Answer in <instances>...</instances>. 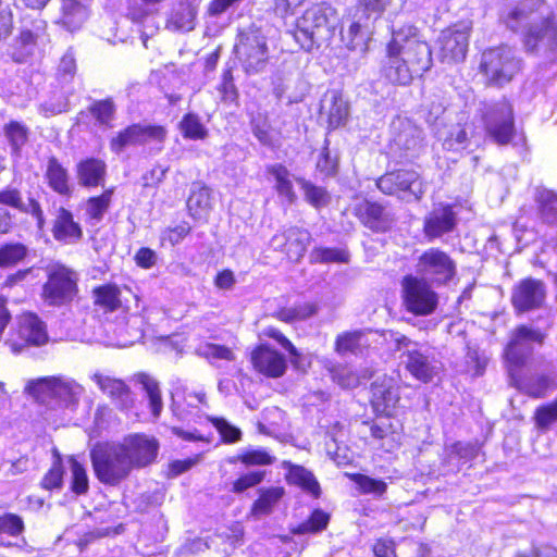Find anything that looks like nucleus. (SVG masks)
Returning a JSON list of instances; mask_svg holds the SVG:
<instances>
[{"label": "nucleus", "instance_id": "1", "mask_svg": "<svg viewBox=\"0 0 557 557\" xmlns=\"http://www.w3.org/2000/svg\"><path fill=\"white\" fill-rule=\"evenodd\" d=\"M542 9V0H520L503 10L500 21L510 30L522 33L528 53L557 55V18Z\"/></svg>", "mask_w": 557, "mask_h": 557}, {"label": "nucleus", "instance_id": "2", "mask_svg": "<svg viewBox=\"0 0 557 557\" xmlns=\"http://www.w3.org/2000/svg\"><path fill=\"white\" fill-rule=\"evenodd\" d=\"M391 339L395 350L403 351L401 362L414 379L429 383L440 373L442 363L430 346L413 342L398 332H391Z\"/></svg>", "mask_w": 557, "mask_h": 557}, {"label": "nucleus", "instance_id": "3", "mask_svg": "<svg viewBox=\"0 0 557 557\" xmlns=\"http://www.w3.org/2000/svg\"><path fill=\"white\" fill-rule=\"evenodd\" d=\"M90 459L97 479L115 486L133 471L119 443H98L90 450Z\"/></svg>", "mask_w": 557, "mask_h": 557}, {"label": "nucleus", "instance_id": "4", "mask_svg": "<svg viewBox=\"0 0 557 557\" xmlns=\"http://www.w3.org/2000/svg\"><path fill=\"white\" fill-rule=\"evenodd\" d=\"M329 11L330 8L318 4L297 18L293 36L304 50L319 48L333 37L334 24L329 17Z\"/></svg>", "mask_w": 557, "mask_h": 557}, {"label": "nucleus", "instance_id": "5", "mask_svg": "<svg viewBox=\"0 0 557 557\" xmlns=\"http://www.w3.org/2000/svg\"><path fill=\"white\" fill-rule=\"evenodd\" d=\"M480 116L488 138L499 146L509 145L516 136L513 108L502 98L480 103Z\"/></svg>", "mask_w": 557, "mask_h": 557}, {"label": "nucleus", "instance_id": "6", "mask_svg": "<svg viewBox=\"0 0 557 557\" xmlns=\"http://www.w3.org/2000/svg\"><path fill=\"white\" fill-rule=\"evenodd\" d=\"M235 52L243 70L249 75L262 72L269 61L267 38L253 25L239 32Z\"/></svg>", "mask_w": 557, "mask_h": 557}, {"label": "nucleus", "instance_id": "7", "mask_svg": "<svg viewBox=\"0 0 557 557\" xmlns=\"http://www.w3.org/2000/svg\"><path fill=\"white\" fill-rule=\"evenodd\" d=\"M26 392L38 403L50 406L54 400L67 407L77 403L83 387L71 379L49 376L28 383Z\"/></svg>", "mask_w": 557, "mask_h": 557}, {"label": "nucleus", "instance_id": "8", "mask_svg": "<svg viewBox=\"0 0 557 557\" xmlns=\"http://www.w3.org/2000/svg\"><path fill=\"white\" fill-rule=\"evenodd\" d=\"M520 67L521 59L517 51L508 46L491 48L481 57L480 69L494 85L503 86L509 83Z\"/></svg>", "mask_w": 557, "mask_h": 557}, {"label": "nucleus", "instance_id": "9", "mask_svg": "<svg viewBox=\"0 0 557 557\" xmlns=\"http://www.w3.org/2000/svg\"><path fill=\"white\" fill-rule=\"evenodd\" d=\"M389 53H401V60L413 67L417 76L430 70L432 65V51L429 44L422 40L412 29L408 34L397 32L387 46Z\"/></svg>", "mask_w": 557, "mask_h": 557}, {"label": "nucleus", "instance_id": "10", "mask_svg": "<svg viewBox=\"0 0 557 557\" xmlns=\"http://www.w3.org/2000/svg\"><path fill=\"white\" fill-rule=\"evenodd\" d=\"M376 186L385 195L398 196L406 200H420L426 190L420 174L407 169L385 173L377 178Z\"/></svg>", "mask_w": 557, "mask_h": 557}, {"label": "nucleus", "instance_id": "11", "mask_svg": "<svg viewBox=\"0 0 557 557\" xmlns=\"http://www.w3.org/2000/svg\"><path fill=\"white\" fill-rule=\"evenodd\" d=\"M423 132L408 119L392 123L391 152L399 161H412L423 151Z\"/></svg>", "mask_w": 557, "mask_h": 557}, {"label": "nucleus", "instance_id": "12", "mask_svg": "<svg viewBox=\"0 0 557 557\" xmlns=\"http://www.w3.org/2000/svg\"><path fill=\"white\" fill-rule=\"evenodd\" d=\"M77 293L75 272L63 267L53 265L48 270V281L42 287V297L50 306H62L73 300Z\"/></svg>", "mask_w": 557, "mask_h": 557}, {"label": "nucleus", "instance_id": "13", "mask_svg": "<svg viewBox=\"0 0 557 557\" xmlns=\"http://www.w3.org/2000/svg\"><path fill=\"white\" fill-rule=\"evenodd\" d=\"M401 286L404 306L407 311L416 315H429L435 311L438 296L426 281L407 275L404 277Z\"/></svg>", "mask_w": 557, "mask_h": 557}, {"label": "nucleus", "instance_id": "14", "mask_svg": "<svg viewBox=\"0 0 557 557\" xmlns=\"http://www.w3.org/2000/svg\"><path fill=\"white\" fill-rule=\"evenodd\" d=\"M417 273L422 280L436 284H446L456 274L455 261L438 248H429L418 259Z\"/></svg>", "mask_w": 557, "mask_h": 557}, {"label": "nucleus", "instance_id": "15", "mask_svg": "<svg viewBox=\"0 0 557 557\" xmlns=\"http://www.w3.org/2000/svg\"><path fill=\"white\" fill-rule=\"evenodd\" d=\"M471 32L470 22H459L442 30L437 44L442 62L459 63L466 59Z\"/></svg>", "mask_w": 557, "mask_h": 557}, {"label": "nucleus", "instance_id": "16", "mask_svg": "<svg viewBox=\"0 0 557 557\" xmlns=\"http://www.w3.org/2000/svg\"><path fill=\"white\" fill-rule=\"evenodd\" d=\"M119 444L133 470L143 469L153 463L160 447L154 436L145 433L129 434Z\"/></svg>", "mask_w": 557, "mask_h": 557}, {"label": "nucleus", "instance_id": "17", "mask_svg": "<svg viewBox=\"0 0 557 557\" xmlns=\"http://www.w3.org/2000/svg\"><path fill=\"white\" fill-rule=\"evenodd\" d=\"M545 338L546 334L539 329L527 325L517 326L512 331L510 341L505 349L507 361L512 367H522L533 351V343L543 344Z\"/></svg>", "mask_w": 557, "mask_h": 557}, {"label": "nucleus", "instance_id": "18", "mask_svg": "<svg viewBox=\"0 0 557 557\" xmlns=\"http://www.w3.org/2000/svg\"><path fill=\"white\" fill-rule=\"evenodd\" d=\"M165 137L166 129L163 126L132 124L111 138L110 149L119 154L127 147L145 145L152 140L162 143Z\"/></svg>", "mask_w": 557, "mask_h": 557}, {"label": "nucleus", "instance_id": "19", "mask_svg": "<svg viewBox=\"0 0 557 557\" xmlns=\"http://www.w3.org/2000/svg\"><path fill=\"white\" fill-rule=\"evenodd\" d=\"M546 299L545 284L540 280H522L511 294V302L518 312L541 308Z\"/></svg>", "mask_w": 557, "mask_h": 557}, {"label": "nucleus", "instance_id": "20", "mask_svg": "<svg viewBox=\"0 0 557 557\" xmlns=\"http://www.w3.org/2000/svg\"><path fill=\"white\" fill-rule=\"evenodd\" d=\"M355 214L366 227L376 233L386 232L394 223L393 215L384 206L368 199L355 206Z\"/></svg>", "mask_w": 557, "mask_h": 557}, {"label": "nucleus", "instance_id": "21", "mask_svg": "<svg viewBox=\"0 0 557 557\" xmlns=\"http://www.w3.org/2000/svg\"><path fill=\"white\" fill-rule=\"evenodd\" d=\"M457 225V216L451 206L440 205L424 218L423 233L429 242L451 233Z\"/></svg>", "mask_w": 557, "mask_h": 557}, {"label": "nucleus", "instance_id": "22", "mask_svg": "<svg viewBox=\"0 0 557 557\" xmlns=\"http://www.w3.org/2000/svg\"><path fill=\"white\" fill-rule=\"evenodd\" d=\"M251 361L257 371L270 377H280L286 370L284 356L265 345L252 351Z\"/></svg>", "mask_w": 557, "mask_h": 557}, {"label": "nucleus", "instance_id": "23", "mask_svg": "<svg viewBox=\"0 0 557 557\" xmlns=\"http://www.w3.org/2000/svg\"><path fill=\"white\" fill-rule=\"evenodd\" d=\"M0 203L15 208L23 213L30 214L36 220L38 230H44L46 219L41 206L36 199L29 197L25 202L18 189L5 188L0 190Z\"/></svg>", "mask_w": 557, "mask_h": 557}, {"label": "nucleus", "instance_id": "24", "mask_svg": "<svg viewBox=\"0 0 557 557\" xmlns=\"http://www.w3.org/2000/svg\"><path fill=\"white\" fill-rule=\"evenodd\" d=\"M99 388L114 401L120 409H128L133 406V397L127 385L119 379L96 373L92 376Z\"/></svg>", "mask_w": 557, "mask_h": 557}, {"label": "nucleus", "instance_id": "25", "mask_svg": "<svg viewBox=\"0 0 557 557\" xmlns=\"http://www.w3.org/2000/svg\"><path fill=\"white\" fill-rule=\"evenodd\" d=\"M52 234L57 240L64 243H76L83 237L81 225L74 221L72 212L63 207L57 210Z\"/></svg>", "mask_w": 557, "mask_h": 557}, {"label": "nucleus", "instance_id": "26", "mask_svg": "<svg viewBox=\"0 0 557 557\" xmlns=\"http://www.w3.org/2000/svg\"><path fill=\"white\" fill-rule=\"evenodd\" d=\"M321 113L327 116L331 128H337L347 120L348 103L338 90H329L321 101Z\"/></svg>", "mask_w": 557, "mask_h": 557}, {"label": "nucleus", "instance_id": "27", "mask_svg": "<svg viewBox=\"0 0 557 557\" xmlns=\"http://www.w3.org/2000/svg\"><path fill=\"white\" fill-rule=\"evenodd\" d=\"M107 165L104 161L96 158H88L81 161L76 166V175L79 185L96 187L102 185L106 176Z\"/></svg>", "mask_w": 557, "mask_h": 557}, {"label": "nucleus", "instance_id": "28", "mask_svg": "<svg viewBox=\"0 0 557 557\" xmlns=\"http://www.w3.org/2000/svg\"><path fill=\"white\" fill-rule=\"evenodd\" d=\"M2 134L10 147L11 153L20 157L22 149L29 141L32 131L22 121L9 120L2 126Z\"/></svg>", "mask_w": 557, "mask_h": 557}, {"label": "nucleus", "instance_id": "29", "mask_svg": "<svg viewBox=\"0 0 557 557\" xmlns=\"http://www.w3.org/2000/svg\"><path fill=\"white\" fill-rule=\"evenodd\" d=\"M189 214L194 219H205L212 209L211 190L201 183H194L187 199Z\"/></svg>", "mask_w": 557, "mask_h": 557}, {"label": "nucleus", "instance_id": "30", "mask_svg": "<svg viewBox=\"0 0 557 557\" xmlns=\"http://www.w3.org/2000/svg\"><path fill=\"white\" fill-rule=\"evenodd\" d=\"M18 324V336L25 344L40 346L48 341L45 325L37 315L24 314Z\"/></svg>", "mask_w": 557, "mask_h": 557}, {"label": "nucleus", "instance_id": "31", "mask_svg": "<svg viewBox=\"0 0 557 557\" xmlns=\"http://www.w3.org/2000/svg\"><path fill=\"white\" fill-rule=\"evenodd\" d=\"M387 64L385 65L384 72L386 78L399 85L409 84L416 75L412 71L413 67L408 62L401 60V53H389L387 51Z\"/></svg>", "mask_w": 557, "mask_h": 557}, {"label": "nucleus", "instance_id": "32", "mask_svg": "<svg viewBox=\"0 0 557 557\" xmlns=\"http://www.w3.org/2000/svg\"><path fill=\"white\" fill-rule=\"evenodd\" d=\"M284 494V488L280 486L259 490V497L251 506V516L256 519L269 516Z\"/></svg>", "mask_w": 557, "mask_h": 557}, {"label": "nucleus", "instance_id": "33", "mask_svg": "<svg viewBox=\"0 0 557 557\" xmlns=\"http://www.w3.org/2000/svg\"><path fill=\"white\" fill-rule=\"evenodd\" d=\"M197 8L188 2L181 1L168 20V27L174 30L189 32L195 27Z\"/></svg>", "mask_w": 557, "mask_h": 557}, {"label": "nucleus", "instance_id": "34", "mask_svg": "<svg viewBox=\"0 0 557 557\" xmlns=\"http://www.w3.org/2000/svg\"><path fill=\"white\" fill-rule=\"evenodd\" d=\"M46 178L50 188L59 195H71L72 188L69 183V173L55 157L48 159Z\"/></svg>", "mask_w": 557, "mask_h": 557}, {"label": "nucleus", "instance_id": "35", "mask_svg": "<svg viewBox=\"0 0 557 557\" xmlns=\"http://www.w3.org/2000/svg\"><path fill=\"white\" fill-rule=\"evenodd\" d=\"M311 242V234L305 230L297 226H293L287 228V248L286 256L289 260L299 262Z\"/></svg>", "mask_w": 557, "mask_h": 557}, {"label": "nucleus", "instance_id": "36", "mask_svg": "<svg viewBox=\"0 0 557 557\" xmlns=\"http://www.w3.org/2000/svg\"><path fill=\"white\" fill-rule=\"evenodd\" d=\"M284 466L288 469L287 480L289 483L300 486L314 497L320 496V485L312 472L302 466H295L290 462H284Z\"/></svg>", "mask_w": 557, "mask_h": 557}, {"label": "nucleus", "instance_id": "37", "mask_svg": "<svg viewBox=\"0 0 557 557\" xmlns=\"http://www.w3.org/2000/svg\"><path fill=\"white\" fill-rule=\"evenodd\" d=\"M535 200L541 220L547 224L557 223V194L544 187H537Z\"/></svg>", "mask_w": 557, "mask_h": 557}, {"label": "nucleus", "instance_id": "38", "mask_svg": "<svg viewBox=\"0 0 557 557\" xmlns=\"http://www.w3.org/2000/svg\"><path fill=\"white\" fill-rule=\"evenodd\" d=\"M61 11L62 23L70 30L78 29L88 16L86 7L77 0H62Z\"/></svg>", "mask_w": 557, "mask_h": 557}, {"label": "nucleus", "instance_id": "39", "mask_svg": "<svg viewBox=\"0 0 557 557\" xmlns=\"http://www.w3.org/2000/svg\"><path fill=\"white\" fill-rule=\"evenodd\" d=\"M135 380L143 386L149 400V407L153 417L158 418L163 409V401L159 383L152 376L146 373H138L135 375Z\"/></svg>", "mask_w": 557, "mask_h": 557}, {"label": "nucleus", "instance_id": "40", "mask_svg": "<svg viewBox=\"0 0 557 557\" xmlns=\"http://www.w3.org/2000/svg\"><path fill=\"white\" fill-rule=\"evenodd\" d=\"M88 112L99 126L111 128L116 114V106L112 98L94 100L88 107Z\"/></svg>", "mask_w": 557, "mask_h": 557}, {"label": "nucleus", "instance_id": "41", "mask_svg": "<svg viewBox=\"0 0 557 557\" xmlns=\"http://www.w3.org/2000/svg\"><path fill=\"white\" fill-rule=\"evenodd\" d=\"M95 304L106 311H115L122 306L121 290L116 285L106 284L94 289Z\"/></svg>", "mask_w": 557, "mask_h": 557}, {"label": "nucleus", "instance_id": "42", "mask_svg": "<svg viewBox=\"0 0 557 557\" xmlns=\"http://www.w3.org/2000/svg\"><path fill=\"white\" fill-rule=\"evenodd\" d=\"M342 40L349 51L356 52L360 58L366 55L368 51L367 36L362 33L359 23H351L348 29L342 33Z\"/></svg>", "mask_w": 557, "mask_h": 557}, {"label": "nucleus", "instance_id": "43", "mask_svg": "<svg viewBox=\"0 0 557 557\" xmlns=\"http://www.w3.org/2000/svg\"><path fill=\"white\" fill-rule=\"evenodd\" d=\"M297 184L304 193L305 199L314 208L325 207L331 201L329 191L322 187L317 186L306 178H296Z\"/></svg>", "mask_w": 557, "mask_h": 557}, {"label": "nucleus", "instance_id": "44", "mask_svg": "<svg viewBox=\"0 0 557 557\" xmlns=\"http://www.w3.org/2000/svg\"><path fill=\"white\" fill-rule=\"evenodd\" d=\"M112 194L113 190L108 189L100 196L91 197L86 201L85 213L90 221L99 223L103 219L104 213L110 207Z\"/></svg>", "mask_w": 557, "mask_h": 557}, {"label": "nucleus", "instance_id": "45", "mask_svg": "<svg viewBox=\"0 0 557 557\" xmlns=\"http://www.w3.org/2000/svg\"><path fill=\"white\" fill-rule=\"evenodd\" d=\"M398 389L394 386H375L373 388V404L386 414H391V411L396 408L399 401Z\"/></svg>", "mask_w": 557, "mask_h": 557}, {"label": "nucleus", "instance_id": "46", "mask_svg": "<svg viewBox=\"0 0 557 557\" xmlns=\"http://www.w3.org/2000/svg\"><path fill=\"white\" fill-rule=\"evenodd\" d=\"M309 258L311 263H348L349 252L339 248L314 247Z\"/></svg>", "mask_w": 557, "mask_h": 557}, {"label": "nucleus", "instance_id": "47", "mask_svg": "<svg viewBox=\"0 0 557 557\" xmlns=\"http://www.w3.org/2000/svg\"><path fill=\"white\" fill-rule=\"evenodd\" d=\"M363 338L364 333L359 330L338 334L335 341V350L339 355L357 354L362 346Z\"/></svg>", "mask_w": 557, "mask_h": 557}, {"label": "nucleus", "instance_id": "48", "mask_svg": "<svg viewBox=\"0 0 557 557\" xmlns=\"http://www.w3.org/2000/svg\"><path fill=\"white\" fill-rule=\"evenodd\" d=\"M28 249L21 243H8L0 246V267L9 268L23 261Z\"/></svg>", "mask_w": 557, "mask_h": 557}, {"label": "nucleus", "instance_id": "49", "mask_svg": "<svg viewBox=\"0 0 557 557\" xmlns=\"http://www.w3.org/2000/svg\"><path fill=\"white\" fill-rule=\"evenodd\" d=\"M330 515L322 509H315L310 517L293 530L294 534L319 533L326 529Z\"/></svg>", "mask_w": 557, "mask_h": 557}, {"label": "nucleus", "instance_id": "50", "mask_svg": "<svg viewBox=\"0 0 557 557\" xmlns=\"http://www.w3.org/2000/svg\"><path fill=\"white\" fill-rule=\"evenodd\" d=\"M270 173L275 178V188L278 195L287 198L289 202H294L296 195L293 189V183L289 180L288 170L285 166L277 164L271 168Z\"/></svg>", "mask_w": 557, "mask_h": 557}, {"label": "nucleus", "instance_id": "51", "mask_svg": "<svg viewBox=\"0 0 557 557\" xmlns=\"http://www.w3.org/2000/svg\"><path fill=\"white\" fill-rule=\"evenodd\" d=\"M180 129L183 136L188 139H205L208 136V131L200 122L199 116L194 113L184 115L180 123Z\"/></svg>", "mask_w": 557, "mask_h": 557}, {"label": "nucleus", "instance_id": "52", "mask_svg": "<svg viewBox=\"0 0 557 557\" xmlns=\"http://www.w3.org/2000/svg\"><path fill=\"white\" fill-rule=\"evenodd\" d=\"M556 386L555 380L546 374H536L527 383V393L534 398H543Z\"/></svg>", "mask_w": 557, "mask_h": 557}, {"label": "nucleus", "instance_id": "53", "mask_svg": "<svg viewBox=\"0 0 557 557\" xmlns=\"http://www.w3.org/2000/svg\"><path fill=\"white\" fill-rule=\"evenodd\" d=\"M352 481L358 485L360 491L364 494H373L374 496H382L387 488V485L382 480H376L364 474H354Z\"/></svg>", "mask_w": 557, "mask_h": 557}, {"label": "nucleus", "instance_id": "54", "mask_svg": "<svg viewBox=\"0 0 557 557\" xmlns=\"http://www.w3.org/2000/svg\"><path fill=\"white\" fill-rule=\"evenodd\" d=\"M535 424L541 430H547L557 422V399L536 408L534 413Z\"/></svg>", "mask_w": 557, "mask_h": 557}, {"label": "nucleus", "instance_id": "55", "mask_svg": "<svg viewBox=\"0 0 557 557\" xmlns=\"http://www.w3.org/2000/svg\"><path fill=\"white\" fill-rule=\"evenodd\" d=\"M245 466H268L275 461V458L271 456L265 449H248L243 451L236 457Z\"/></svg>", "mask_w": 557, "mask_h": 557}, {"label": "nucleus", "instance_id": "56", "mask_svg": "<svg viewBox=\"0 0 557 557\" xmlns=\"http://www.w3.org/2000/svg\"><path fill=\"white\" fill-rule=\"evenodd\" d=\"M467 132L459 125L450 128L447 136L443 139V148L448 151H459L467 147Z\"/></svg>", "mask_w": 557, "mask_h": 557}, {"label": "nucleus", "instance_id": "57", "mask_svg": "<svg viewBox=\"0 0 557 557\" xmlns=\"http://www.w3.org/2000/svg\"><path fill=\"white\" fill-rule=\"evenodd\" d=\"M465 359L467 371L471 373L472 376L483 375L488 361L484 354L475 348L469 347Z\"/></svg>", "mask_w": 557, "mask_h": 557}, {"label": "nucleus", "instance_id": "58", "mask_svg": "<svg viewBox=\"0 0 557 557\" xmlns=\"http://www.w3.org/2000/svg\"><path fill=\"white\" fill-rule=\"evenodd\" d=\"M72 471V491L76 494H84L88 491V478L85 468L74 458H70Z\"/></svg>", "mask_w": 557, "mask_h": 557}, {"label": "nucleus", "instance_id": "59", "mask_svg": "<svg viewBox=\"0 0 557 557\" xmlns=\"http://www.w3.org/2000/svg\"><path fill=\"white\" fill-rule=\"evenodd\" d=\"M23 519L15 513L0 515V534L5 533L10 536H18L24 531Z\"/></svg>", "mask_w": 557, "mask_h": 557}, {"label": "nucleus", "instance_id": "60", "mask_svg": "<svg viewBox=\"0 0 557 557\" xmlns=\"http://www.w3.org/2000/svg\"><path fill=\"white\" fill-rule=\"evenodd\" d=\"M210 421L219 431L225 443H236L242 438V431L238 428L232 425L225 419L210 418Z\"/></svg>", "mask_w": 557, "mask_h": 557}, {"label": "nucleus", "instance_id": "61", "mask_svg": "<svg viewBox=\"0 0 557 557\" xmlns=\"http://www.w3.org/2000/svg\"><path fill=\"white\" fill-rule=\"evenodd\" d=\"M63 473V466L60 457H58L50 470L45 474L41 486L46 490L60 488L62 486Z\"/></svg>", "mask_w": 557, "mask_h": 557}, {"label": "nucleus", "instance_id": "62", "mask_svg": "<svg viewBox=\"0 0 557 557\" xmlns=\"http://www.w3.org/2000/svg\"><path fill=\"white\" fill-rule=\"evenodd\" d=\"M479 446L473 443L457 442L449 448V455L458 457L460 460L470 461L479 455Z\"/></svg>", "mask_w": 557, "mask_h": 557}, {"label": "nucleus", "instance_id": "63", "mask_svg": "<svg viewBox=\"0 0 557 557\" xmlns=\"http://www.w3.org/2000/svg\"><path fill=\"white\" fill-rule=\"evenodd\" d=\"M264 471H253L239 476L233 484L234 493H243L249 487H253L261 483L264 479Z\"/></svg>", "mask_w": 557, "mask_h": 557}, {"label": "nucleus", "instance_id": "64", "mask_svg": "<svg viewBox=\"0 0 557 557\" xmlns=\"http://www.w3.org/2000/svg\"><path fill=\"white\" fill-rule=\"evenodd\" d=\"M252 134L264 146L272 145L271 126L263 117H257L251 121Z\"/></svg>", "mask_w": 557, "mask_h": 557}]
</instances>
